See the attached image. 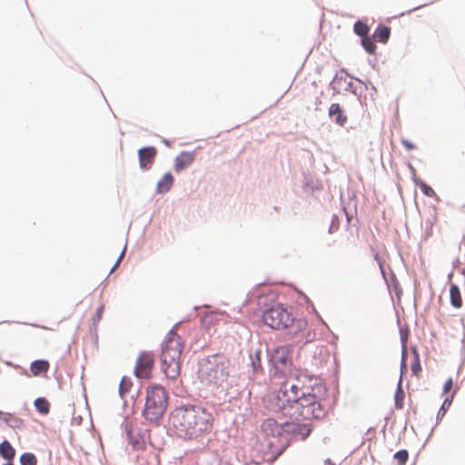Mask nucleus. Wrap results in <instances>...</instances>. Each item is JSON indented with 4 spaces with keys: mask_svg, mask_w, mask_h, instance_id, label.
Returning a JSON list of instances; mask_svg holds the SVG:
<instances>
[{
    "mask_svg": "<svg viewBox=\"0 0 465 465\" xmlns=\"http://www.w3.org/2000/svg\"><path fill=\"white\" fill-rule=\"evenodd\" d=\"M303 391L292 380L285 381L277 393L269 401V409L278 420H310L321 418L324 411L314 392Z\"/></svg>",
    "mask_w": 465,
    "mask_h": 465,
    "instance_id": "f257e3e1",
    "label": "nucleus"
},
{
    "mask_svg": "<svg viewBox=\"0 0 465 465\" xmlns=\"http://www.w3.org/2000/svg\"><path fill=\"white\" fill-rule=\"evenodd\" d=\"M213 422V414L195 404L177 406L169 417L170 429L177 437L197 442L212 433Z\"/></svg>",
    "mask_w": 465,
    "mask_h": 465,
    "instance_id": "f03ea898",
    "label": "nucleus"
},
{
    "mask_svg": "<svg viewBox=\"0 0 465 465\" xmlns=\"http://www.w3.org/2000/svg\"><path fill=\"white\" fill-rule=\"evenodd\" d=\"M302 420L266 419L262 424V430L267 441L268 449L272 453H281L287 445V434L300 436L303 440L312 430L311 423Z\"/></svg>",
    "mask_w": 465,
    "mask_h": 465,
    "instance_id": "7ed1b4c3",
    "label": "nucleus"
},
{
    "mask_svg": "<svg viewBox=\"0 0 465 465\" xmlns=\"http://www.w3.org/2000/svg\"><path fill=\"white\" fill-rule=\"evenodd\" d=\"M183 350V341L181 336L170 331L162 344L160 357L163 371L168 379L175 380L180 375Z\"/></svg>",
    "mask_w": 465,
    "mask_h": 465,
    "instance_id": "20e7f679",
    "label": "nucleus"
},
{
    "mask_svg": "<svg viewBox=\"0 0 465 465\" xmlns=\"http://www.w3.org/2000/svg\"><path fill=\"white\" fill-rule=\"evenodd\" d=\"M168 404V395L163 387L153 385L146 390L143 416L150 422L158 421L163 415Z\"/></svg>",
    "mask_w": 465,
    "mask_h": 465,
    "instance_id": "39448f33",
    "label": "nucleus"
},
{
    "mask_svg": "<svg viewBox=\"0 0 465 465\" xmlns=\"http://www.w3.org/2000/svg\"><path fill=\"white\" fill-rule=\"evenodd\" d=\"M262 322L274 330H283L294 322L292 312L282 304H276L262 313Z\"/></svg>",
    "mask_w": 465,
    "mask_h": 465,
    "instance_id": "423d86ee",
    "label": "nucleus"
},
{
    "mask_svg": "<svg viewBox=\"0 0 465 465\" xmlns=\"http://www.w3.org/2000/svg\"><path fill=\"white\" fill-rule=\"evenodd\" d=\"M230 361L224 356H214L207 375L210 382L221 384L229 376Z\"/></svg>",
    "mask_w": 465,
    "mask_h": 465,
    "instance_id": "0eeeda50",
    "label": "nucleus"
},
{
    "mask_svg": "<svg viewBox=\"0 0 465 465\" xmlns=\"http://www.w3.org/2000/svg\"><path fill=\"white\" fill-rule=\"evenodd\" d=\"M154 366V355L149 351H143L139 354L134 372L139 379H149Z\"/></svg>",
    "mask_w": 465,
    "mask_h": 465,
    "instance_id": "6e6552de",
    "label": "nucleus"
},
{
    "mask_svg": "<svg viewBox=\"0 0 465 465\" xmlns=\"http://www.w3.org/2000/svg\"><path fill=\"white\" fill-rule=\"evenodd\" d=\"M272 361L276 368L288 366L291 363V351L288 346H280L272 355Z\"/></svg>",
    "mask_w": 465,
    "mask_h": 465,
    "instance_id": "1a4fd4ad",
    "label": "nucleus"
},
{
    "mask_svg": "<svg viewBox=\"0 0 465 465\" xmlns=\"http://www.w3.org/2000/svg\"><path fill=\"white\" fill-rule=\"evenodd\" d=\"M138 154L141 168L148 170L151 168L156 155V149L154 147H144L139 150Z\"/></svg>",
    "mask_w": 465,
    "mask_h": 465,
    "instance_id": "9d476101",
    "label": "nucleus"
},
{
    "mask_svg": "<svg viewBox=\"0 0 465 465\" xmlns=\"http://www.w3.org/2000/svg\"><path fill=\"white\" fill-rule=\"evenodd\" d=\"M195 159L194 153L193 152H182L176 156L174 161V170L181 172L186 167L190 166Z\"/></svg>",
    "mask_w": 465,
    "mask_h": 465,
    "instance_id": "9b49d317",
    "label": "nucleus"
},
{
    "mask_svg": "<svg viewBox=\"0 0 465 465\" xmlns=\"http://www.w3.org/2000/svg\"><path fill=\"white\" fill-rule=\"evenodd\" d=\"M328 114L330 117H334V122L339 126L342 127L347 124L348 117L344 114V111L341 108V106L337 103L331 104L330 105Z\"/></svg>",
    "mask_w": 465,
    "mask_h": 465,
    "instance_id": "f8f14e48",
    "label": "nucleus"
},
{
    "mask_svg": "<svg viewBox=\"0 0 465 465\" xmlns=\"http://www.w3.org/2000/svg\"><path fill=\"white\" fill-rule=\"evenodd\" d=\"M173 181V176L170 173H165L157 183V193H167L172 188Z\"/></svg>",
    "mask_w": 465,
    "mask_h": 465,
    "instance_id": "ddd939ff",
    "label": "nucleus"
},
{
    "mask_svg": "<svg viewBox=\"0 0 465 465\" xmlns=\"http://www.w3.org/2000/svg\"><path fill=\"white\" fill-rule=\"evenodd\" d=\"M50 368L49 362L45 360H37L31 363L30 371L34 376L46 373Z\"/></svg>",
    "mask_w": 465,
    "mask_h": 465,
    "instance_id": "4468645a",
    "label": "nucleus"
},
{
    "mask_svg": "<svg viewBox=\"0 0 465 465\" xmlns=\"http://www.w3.org/2000/svg\"><path fill=\"white\" fill-rule=\"evenodd\" d=\"M391 35V29L386 25H379L374 34L373 39L380 43H387Z\"/></svg>",
    "mask_w": 465,
    "mask_h": 465,
    "instance_id": "2eb2a0df",
    "label": "nucleus"
},
{
    "mask_svg": "<svg viewBox=\"0 0 465 465\" xmlns=\"http://www.w3.org/2000/svg\"><path fill=\"white\" fill-rule=\"evenodd\" d=\"M450 303L455 308H460L462 306V298L460 291L456 284H451L450 288Z\"/></svg>",
    "mask_w": 465,
    "mask_h": 465,
    "instance_id": "dca6fc26",
    "label": "nucleus"
},
{
    "mask_svg": "<svg viewBox=\"0 0 465 465\" xmlns=\"http://www.w3.org/2000/svg\"><path fill=\"white\" fill-rule=\"evenodd\" d=\"M0 455L4 459L8 460H11L14 459V457L15 455V450L7 440H4L0 444Z\"/></svg>",
    "mask_w": 465,
    "mask_h": 465,
    "instance_id": "f3484780",
    "label": "nucleus"
},
{
    "mask_svg": "<svg viewBox=\"0 0 465 465\" xmlns=\"http://www.w3.org/2000/svg\"><path fill=\"white\" fill-rule=\"evenodd\" d=\"M35 407L36 411L43 415H46L50 411V403L45 398L35 399Z\"/></svg>",
    "mask_w": 465,
    "mask_h": 465,
    "instance_id": "a211bd4d",
    "label": "nucleus"
},
{
    "mask_svg": "<svg viewBox=\"0 0 465 465\" xmlns=\"http://www.w3.org/2000/svg\"><path fill=\"white\" fill-rule=\"evenodd\" d=\"M219 315L215 312H208V313H205L203 318H202V324L205 327V328H210L212 326H214L219 319H218Z\"/></svg>",
    "mask_w": 465,
    "mask_h": 465,
    "instance_id": "6ab92c4d",
    "label": "nucleus"
},
{
    "mask_svg": "<svg viewBox=\"0 0 465 465\" xmlns=\"http://www.w3.org/2000/svg\"><path fill=\"white\" fill-rule=\"evenodd\" d=\"M133 386V382L131 378L124 376L121 380L119 385V394L122 398H124L125 395L130 391Z\"/></svg>",
    "mask_w": 465,
    "mask_h": 465,
    "instance_id": "aec40b11",
    "label": "nucleus"
},
{
    "mask_svg": "<svg viewBox=\"0 0 465 465\" xmlns=\"http://www.w3.org/2000/svg\"><path fill=\"white\" fill-rule=\"evenodd\" d=\"M412 353H413V361H412L411 367V372L415 376H419L421 371V366H420L419 352L416 348L412 349Z\"/></svg>",
    "mask_w": 465,
    "mask_h": 465,
    "instance_id": "412c9836",
    "label": "nucleus"
},
{
    "mask_svg": "<svg viewBox=\"0 0 465 465\" xmlns=\"http://www.w3.org/2000/svg\"><path fill=\"white\" fill-rule=\"evenodd\" d=\"M4 420L8 426L12 428L20 429L24 426V421L22 419L11 414L6 415L4 418Z\"/></svg>",
    "mask_w": 465,
    "mask_h": 465,
    "instance_id": "4be33fe9",
    "label": "nucleus"
},
{
    "mask_svg": "<svg viewBox=\"0 0 465 465\" xmlns=\"http://www.w3.org/2000/svg\"><path fill=\"white\" fill-rule=\"evenodd\" d=\"M353 29H354V32L361 36V37H365L368 35V33H369V26L361 22V21H357L355 24H354V26H353Z\"/></svg>",
    "mask_w": 465,
    "mask_h": 465,
    "instance_id": "5701e85b",
    "label": "nucleus"
},
{
    "mask_svg": "<svg viewBox=\"0 0 465 465\" xmlns=\"http://www.w3.org/2000/svg\"><path fill=\"white\" fill-rule=\"evenodd\" d=\"M416 184L420 187L422 193L428 197H436L435 191L423 181H416Z\"/></svg>",
    "mask_w": 465,
    "mask_h": 465,
    "instance_id": "b1692460",
    "label": "nucleus"
},
{
    "mask_svg": "<svg viewBox=\"0 0 465 465\" xmlns=\"http://www.w3.org/2000/svg\"><path fill=\"white\" fill-rule=\"evenodd\" d=\"M453 397H454V393L450 397H447L444 400L440 409L439 410V412L437 415L438 419H442L445 416L447 411L450 409V407L452 403Z\"/></svg>",
    "mask_w": 465,
    "mask_h": 465,
    "instance_id": "393cba45",
    "label": "nucleus"
},
{
    "mask_svg": "<svg viewBox=\"0 0 465 465\" xmlns=\"http://www.w3.org/2000/svg\"><path fill=\"white\" fill-rule=\"evenodd\" d=\"M21 465H37V458L33 453H24L20 457Z\"/></svg>",
    "mask_w": 465,
    "mask_h": 465,
    "instance_id": "a878e982",
    "label": "nucleus"
},
{
    "mask_svg": "<svg viewBox=\"0 0 465 465\" xmlns=\"http://www.w3.org/2000/svg\"><path fill=\"white\" fill-rule=\"evenodd\" d=\"M361 45L367 53L371 54L375 53L376 45L371 38L368 36L362 37Z\"/></svg>",
    "mask_w": 465,
    "mask_h": 465,
    "instance_id": "bb28decb",
    "label": "nucleus"
},
{
    "mask_svg": "<svg viewBox=\"0 0 465 465\" xmlns=\"http://www.w3.org/2000/svg\"><path fill=\"white\" fill-rule=\"evenodd\" d=\"M394 459L398 465H405L409 459V453L406 450H399L394 454Z\"/></svg>",
    "mask_w": 465,
    "mask_h": 465,
    "instance_id": "cd10ccee",
    "label": "nucleus"
},
{
    "mask_svg": "<svg viewBox=\"0 0 465 465\" xmlns=\"http://www.w3.org/2000/svg\"><path fill=\"white\" fill-rule=\"evenodd\" d=\"M408 339V333L401 331V340L402 342V359H401V368H406V343Z\"/></svg>",
    "mask_w": 465,
    "mask_h": 465,
    "instance_id": "c85d7f7f",
    "label": "nucleus"
},
{
    "mask_svg": "<svg viewBox=\"0 0 465 465\" xmlns=\"http://www.w3.org/2000/svg\"><path fill=\"white\" fill-rule=\"evenodd\" d=\"M403 399H404V392L401 390V386H399V388L395 393V406L397 409H401L403 407Z\"/></svg>",
    "mask_w": 465,
    "mask_h": 465,
    "instance_id": "c756f323",
    "label": "nucleus"
},
{
    "mask_svg": "<svg viewBox=\"0 0 465 465\" xmlns=\"http://www.w3.org/2000/svg\"><path fill=\"white\" fill-rule=\"evenodd\" d=\"M104 304H101L97 310H96V312L93 318V322H94V324H97L100 320L102 319L103 317V313H104Z\"/></svg>",
    "mask_w": 465,
    "mask_h": 465,
    "instance_id": "7c9ffc66",
    "label": "nucleus"
},
{
    "mask_svg": "<svg viewBox=\"0 0 465 465\" xmlns=\"http://www.w3.org/2000/svg\"><path fill=\"white\" fill-rule=\"evenodd\" d=\"M453 380L451 378L448 379L443 386V393H449L453 388Z\"/></svg>",
    "mask_w": 465,
    "mask_h": 465,
    "instance_id": "2f4dec72",
    "label": "nucleus"
},
{
    "mask_svg": "<svg viewBox=\"0 0 465 465\" xmlns=\"http://www.w3.org/2000/svg\"><path fill=\"white\" fill-rule=\"evenodd\" d=\"M402 144L408 150H413V149L416 148L415 144L412 143L410 140H407V139H403L402 140Z\"/></svg>",
    "mask_w": 465,
    "mask_h": 465,
    "instance_id": "473e14b6",
    "label": "nucleus"
},
{
    "mask_svg": "<svg viewBox=\"0 0 465 465\" xmlns=\"http://www.w3.org/2000/svg\"><path fill=\"white\" fill-rule=\"evenodd\" d=\"M374 259L377 261L382 274H384L382 259L380 257V255L378 253L375 254Z\"/></svg>",
    "mask_w": 465,
    "mask_h": 465,
    "instance_id": "72a5a7b5",
    "label": "nucleus"
},
{
    "mask_svg": "<svg viewBox=\"0 0 465 465\" xmlns=\"http://www.w3.org/2000/svg\"><path fill=\"white\" fill-rule=\"evenodd\" d=\"M124 252H125V250H124L121 253V255L119 256L117 262H115L114 266L113 267L112 271L113 272L117 266L118 264L120 263L121 260L123 259L124 255Z\"/></svg>",
    "mask_w": 465,
    "mask_h": 465,
    "instance_id": "f704fd0d",
    "label": "nucleus"
},
{
    "mask_svg": "<svg viewBox=\"0 0 465 465\" xmlns=\"http://www.w3.org/2000/svg\"><path fill=\"white\" fill-rule=\"evenodd\" d=\"M212 465H229L226 461H223L222 460H215L212 463Z\"/></svg>",
    "mask_w": 465,
    "mask_h": 465,
    "instance_id": "c9c22d12",
    "label": "nucleus"
},
{
    "mask_svg": "<svg viewBox=\"0 0 465 465\" xmlns=\"http://www.w3.org/2000/svg\"><path fill=\"white\" fill-rule=\"evenodd\" d=\"M5 465H13V464H10V463H9V464H5Z\"/></svg>",
    "mask_w": 465,
    "mask_h": 465,
    "instance_id": "e433bc0d",
    "label": "nucleus"
}]
</instances>
